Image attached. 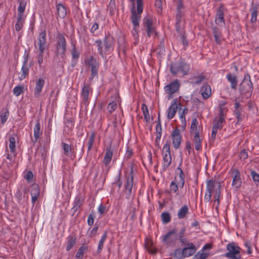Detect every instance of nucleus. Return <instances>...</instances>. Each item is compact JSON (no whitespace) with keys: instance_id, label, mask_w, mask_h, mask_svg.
I'll use <instances>...</instances> for the list:
<instances>
[{"instance_id":"1","label":"nucleus","mask_w":259,"mask_h":259,"mask_svg":"<svg viewBox=\"0 0 259 259\" xmlns=\"http://www.w3.org/2000/svg\"><path fill=\"white\" fill-rule=\"evenodd\" d=\"M95 44L97 47L98 53L104 57L107 53L113 50L114 39L111 34H108L105 35L103 41L101 39H97Z\"/></svg>"},{"instance_id":"2","label":"nucleus","mask_w":259,"mask_h":259,"mask_svg":"<svg viewBox=\"0 0 259 259\" xmlns=\"http://www.w3.org/2000/svg\"><path fill=\"white\" fill-rule=\"evenodd\" d=\"M47 34L45 30L39 32L37 38L38 52H35L37 53L36 59L39 65V67H41V64L43 62L44 53L46 49L47 45Z\"/></svg>"},{"instance_id":"3","label":"nucleus","mask_w":259,"mask_h":259,"mask_svg":"<svg viewBox=\"0 0 259 259\" xmlns=\"http://www.w3.org/2000/svg\"><path fill=\"white\" fill-rule=\"evenodd\" d=\"M137 11L135 10L134 4H133V8L131 9L132 16L131 17L132 23L134 26V30L136 32V28L139 26V21L141 18V14L143 11V0H136Z\"/></svg>"},{"instance_id":"4","label":"nucleus","mask_w":259,"mask_h":259,"mask_svg":"<svg viewBox=\"0 0 259 259\" xmlns=\"http://www.w3.org/2000/svg\"><path fill=\"white\" fill-rule=\"evenodd\" d=\"M190 70V64L183 61L172 64L170 67V72L173 75L181 73L183 76H186L189 74Z\"/></svg>"},{"instance_id":"5","label":"nucleus","mask_w":259,"mask_h":259,"mask_svg":"<svg viewBox=\"0 0 259 259\" xmlns=\"http://www.w3.org/2000/svg\"><path fill=\"white\" fill-rule=\"evenodd\" d=\"M227 252L224 254V256L228 259H241V248L234 242H229L226 245Z\"/></svg>"},{"instance_id":"6","label":"nucleus","mask_w":259,"mask_h":259,"mask_svg":"<svg viewBox=\"0 0 259 259\" xmlns=\"http://www.w3.org/2000/svg\"><path fill=\"white\" fill-rule=\"evenodd\" d=\"M253 90L250 76L248 73L244 75V78L240 84L239 91L241 94L250 96Z\"/></svg>"},{"instance_id":"7","label":"nucleus","mask_w":259,"mask_h":259,"mask_svg":"<svg viewBox=\"0 0 259 259\" xmlns=\"http://www.w3.org/2000/svg\"><path fill=\"white\" fill-rule=\"evenodd\" d=\"M67 42L62 33H58L56 36V49L57 55L64 57L66 51Z\"/></svg>"},{"instance_id":"8","label":"nucleus","mask_w":259,"mask_h":259,"mask_svg":"<svg viewBox=\"0 0 259 259\" xmlns=\"http://www.w3.org/2000/svg\"><path fill=\"white\" fill-rule=\"evenodd\" d=\"M162 170L165 171L171 163L170 146L167 141L163 147L162 152Z\"/></svg>"},{"instance_id":"9","label":"nucleus","mask_w":259,"mask_h":259,"mask_svg":"<svg viewBox=\"0 0 259 259\" xmlns=\"http://www.w3.org/2000/svg\"><path fill=\"white\" fill-rule=\"evenodd\" d=\"M177 234V230L174 229L166 233L162 237L161 241L164 245L167 247H174L176 245L177 240V236L174 235Z\"/></svg>"},{"instance_id":"10","label":"nucleus","mask_w":259,"mask_h":259,"mask_svg":"<svg viewBox=\"0 0 259 259\" xmlns=\"http://www.w3.org/2000/svg\"><path fill=\"white\" fill-rule=\"evenodd\" d=\"M134 185L133 170L132 169L130 175L126 177V183L125 184V197L129 199L132 197V190Z\"/></svg>"},{"instance_id":"11","label":"nucleus","mask_w":259,"mask_h":259,"mask_svg":"<svg viewBox=\"0 0 259 259\" xmlns=\"http://www.w3.org/2000/svg\"><path fill=\"white\" fill-rule=\"evenodd\" d=\"M92 92V89L89 84L84 83L81 89L80 94L81 98L82 99V103L85 106H88L89 104V96L90 93Z\"/></svg>"},{"instance_id":"12","label":"nucleus","mask_w":259,"mask_h":259,"mask_svg":"<svg viewBox=\"0 0 259 259\" xmlns=\"http://www.w3.org/2000/svg\"><path fill=\"white\" fill-rule=\"evenodd\" d=\"M227 11L226 8L224 6L221 4L217 10L216 14L215 15V23L218 25L225 24V21L224 19L225 12Z\"/></svg>"},{"instance_id":"13","label":"nucleus","mask_w":259,"mask_h":259,"mask_svg":"<svg viewBox=\"0 0 259 259\" xmlns=\"http://www.w3.org/2000/svg\"><path fill=\"white\" fill-rule=\"evenodd\" d=\"M144 27L146 29V32L148 37L155 33V28L153 26V21L151 18L147 17H144L143 20Z\"/></svg>"},{"instance_id":"14","label":"nucleus","mask_w":259,"mask_h":259,"mask_svg":"<svg viewBox=\"0 0 259 259\" xmlns=\"http://www.w3.org/2000/svg\"><path fill=\"white\" fill-rule=\"evenodd\" d=\"M172 142L174 147L177 149L180 147L182 141V136L179 129H175L171 135Z\"/></svg>"},{"instance_id":"15","label":"nucleus","mask_w":259,"mask_h":259,"mask_svg":"<svg viewBox=\"0 0 259 259\" xmlns=\"http://www.w3.org/2000/svg\"><path fill=\"white\" fill-rule=\"evenodd\" d=\"M180 87V84L178 79L171 82L164 87V91L170 95L177 92Z\"/></svg>"},{"instance_id":"16","label":"nucleus","mask_w":259,"mask_h":259,"mask_svg":"<svg viewBox=\"0 0 259 259\" xmlns=\"http://www.w3.org/2000/svg\"><path fill=\"white\" fill-rule=\"evenodd\" d=\"M243 111L242 107L238 102H236L234 106V110L233 111V114L235 116L237 119V123L240 124L242 121L244 115L242 114Z\"/></svg>"},{"instance_id":"17","label":"nucleus","mask_w":259,"mask_h":259,"mask_svg":"<svg viewBox=\"0 0 259 259\" xmlns=\"http://www.w3.org/2000/svg\"><path fill=\"white\" fill-rule=\"evenodd\" d=\"M178 100L177 98L174 99L171 102L170 106L169 107L167 110V117L168 119H172L176 114L178 105Z\"/></svg>"},{"instance_id":"18","label":"nucleus","mask_w":259,"mask_h":259,"mask_svg":"<svg viewBox=\"0 0 259 259\" xmlns=\"http://www.w3.org/2000/svg\"><path fill=\"white\" fill-rule=\"evenodd\" d=\"M176 20H181L185 14V7L182 0H178L176 8Z\"/></svg>"},{"instance_id":"19","label":"nucleus","mask_w":259,"mask_h":259,"mask_svg":"<svg viewBox=\"0 0 259 259\" xmlns=\"http://www.w3.org/2000/svg\"><path fill=\"white\" fill-rule=\"evenodd\" d=\"M45 80L42 78H39L35 81V85L34 89V96L38 97L40 95L42 89L45 85Z\"/></svg>"},{"instance_id":"20","label":"nucleus","mask_w":259,"mask_h":259,"mask_svg":"<svg viewBox=\"0 0 259 259\" xmlns=\"http://www.w3.org/2000/svg\"><path fill=\"white\" fill-rule=\"evenodd\" d=\"M84 201V198L81 194H78L76 196L73 201V206L72 207V210L73 211V215L81 207L83 204Z\"/></svg>"},{"instance_id":"21","label":"nucleus","mask_w":259,"mask_h":259,"mask_svg":"<svg viewBox=\"0 0 259 259\" xmlns=\"http://www.w3.org/2000/svg\"><path fill=\"white\" fill-rule=\"evenodd\" d=\"M232 172L233 175L232 185L236 188H238L241 187L242 184L240 172L237 169H234L232 170Z\"/></svg>"},{"instance_id":"22","label":"nucleus","mask_w":259,"mask_h":259,"mask_svg":"<svg viewBox=\"0 0 259 259\" xmlns=\"http://www.w3.org/2000/svg\"><path fill=\"white\" fill-rule=\"evenodd\" d=\"M113 150L112 149L111 145H109L106 148V153L103 162L106 166H108L110 163L113 156Z\"/></svg>"},{"instance_id":"23","label":"nucleus","mask_w":259,"mask_h":259,"mask_svg":"<svg viewBox=\"0 0 259 259\" xmlns=\"http://www.w3.org/2000/svg\"><path fill=\"white\" fill-rule=\"evenodd\" d=\"M156 137L155 138L156 145L159 146V142L160 140L162 135V128L160 119V114H158L157 121L156 125Z\"/></svg>"},{"instance_id":"24","label":"nucleus","mask_w":259,"mask_h":259,"mask_svg":"<svg viewBox=\"0 0 259 259\" xmlns=\"http://www.w3.org/2000/svg\"><path fill=\"white\" fill-rule=\"evenodd\" d=\"M66 247L67 251L70 250L76 243V237L74 234H70L66 238Z\"/></svg>"},{"instance_id":"25","label":"nucleus","mask_w":259,"mask_h":259,"mask_svg":"<svg viewBox=\"0 0 259 259\" xmlns=\"http://www.w3.org/2000/svg\"><path fill=\"white\" fill-rule=\"evenodd\" d=\"M212 30L215 42L217 44H221L222 39L221 29L217 26H214L212 27Z\"/></svg>"},{"instance_id":"26","label":"nucleus","mask_w":259,"mask_h":259,"mask_svg":"<svg viewBox=\"0 0 259 259\" xmlns=\"http://www.w3.org/2000/svg\"><path fill=\"white\" fill-rule=\"evenodd\" d=\"M196 251V246L190 247H183L182 249V253L184 257H188L195 254Z\"/></svg>"},{"instance_id":"27","label":"nucleus","mask_w":259,"mask_h":259,"mask_svg":"<svg viewBox=\"0 0 259 259\" xmlns=\"http://www.w3.org/2000/svg\"><path fill=\"white\" fill-rule=\"evenodd\" d=\"M206 191L212 192L218 187V185H221L220 183L210 179L206 181Z\"/></svg>"},{"instance_id":"28","label":"nucleus","mask_w":259,"mask_h":259,"mask_svg":"<svg viewBox=\"0 0 259 259\" xmlns=\"http://www.w3.org/2000/svg\"><path fill=\"white\" fill-rule=\"evenodd\" d=\"M33 132L35 140L33 141L32 139L31 140L33 142V144H34L36 142L37 139L40 137V136L42 134V132L40 131V124L38 120H37L36 124L34 127Z\"/></svg>"},{"instance_id":"29","label":"nucleus","mask_w":259,"mask_h":259,"mask_svg":"<svg viewBox=\"0 0 259 259\" xmlns=\"http://www.w3.org/2000/svg\"><path fill=\"white\" fill-rule=\"evenodd\" d=\"M226 78L230 82L231 89L236 90L237 85V80L236 76L235 75L231 74V73H229L226 75Z\"/></svg>"},{"instance_id":"30","label":"nucleus","mask_w":259,"mask_h":259,"mask_svg":"<svg viewBox=\"0 0 259 259\" xmlns=\"http://www.w3.org/2000/svg\"><path fill=\"white\" fill-rule=\"evenodd\" d=\"M205 78V76L203 73H201L198 76H192L190 78L191 80L190 82L193 85H199Z\"/></svg>"},{"instance_id":"31","label":"nucleus","mask_w":259,"mask_h":259,"mask_svg":"<svg viewBox=\"0 0 259 259\" xmlns=\"http://www.w3.org/2000/svg\"><path fill=\"white\" fill-rule=\"evenodd\" d=\"M258 9V5L252 4L251 8L250 9L251 17L250 21L252 23H255L257 20V11Z\"/></svg>"},{"instance_id":"32","label":"nucleus","mask_w":259,"mask_h":259,"mask_svg":"<svg viewBox=\"0 0 259 259\" xmlns=\"http://www.w3.org/2000/svg\"><path fill=\"white\" fill-rule=\"evenodd\" d=\"M201 95L205 99H208L211 93V87L208 84H204L201 89Z\"/></svg>"},{"instance_id":"33","label":"nucleus","mask_w":259,"mask_h":259,"mask_svg":"<svg viewBox=\"0 0 259 259\" xmlns=\"http://www.w3.org/2000/svg\"><path fill=\"white\" fill-rule=\"evenodd\" d=\"M56 8L58 16L61 18H65L67 14V11L65 7L63 4L59 3L57 4Z\"/></svg>"},{"instance_id":"34","label":"nucleus","mask_w":259,"mask_h":259,"mask_svg":"<svg viewBox=\"0 0 259 259\" xmlns=\"http://www.w3.org/2000/svg\"><path fill=\"white\" fill-rule=\"evenodd\" d=\"M31 67L30 65L28 64H23L21 68L22 73L21 74L19 79L21 80L24 79L28 75L29 68Z\"/></svg>"},{"instance_id":"35","label":"nucleus","mask_w":259,"mask_h":259,"mask_svg":"<svg viewBox=\"0 0 259 259\" xmlns=\"http://www.w3.org/2000/svg\"><path fill=\"white\" fill-rule=\"evenodd\" d=\"M193 142L195 146V148L197 151H200L202 150V141L200 138L199 134H196L194 135Z\"/></svg>"},{"instance_id":"36","label":"nucleus","mask_w":259,"mask_h":259,"mask_svg":"<svg viewBox=\"0 0 259 259\" xmlns=\"http://www.w3.org/2000/svg\"><path fill=\"white\" fill-rule=\"evenodd\" d=\"M107 234H108L107 231H104V232L103 233V234L99 242L98 245V248H97V251L98 253H100L103 248L104 243L107 239Z\"/></svg>"},{"instance_id":"37","label":"nucleus","mask_w":259,"mask_h":259,"mask_svg":"<svg viewBox=\"0 0 259 259\" xmlns=\"http://www.w3.org/2000/svg\"><path fill=\"white\" fill-rule=\"evenodd\" d=\"M71 54L72 56V66L74 67L79 58L80 54L77 49H71Z\"/></svg>"},{"instance_id":"38","label":"nucleus","mask_w":259,"mask_h":259,"mask_svg":"<svg viewBox=\"0 0 259 259\" xmlns=\"http://www.w3.org/2000/svg\"><path fill=\"white\" fill-rule=\"evenodd\" d=\"M189 208L186 205H183L178 211V218L179 219H184L188 213Z\"/></svg>"},{"instance_id":"39","label":"nucleus","mask_w":259,"mask_h":259,"mask_svg":"<svg viewBox=\"0 0 259 259\" xmlns=\"http://www.w3.org/2000/svg\"><path fill=\"white\" fill-rule=\"evenodd\" d=\"M198 123V122L196 118H194L192 119L190 130L191 134L194 135H196V134H199V131L197 127Z\"/></svg>"},{"instance_id":"40","label":"nucleus","mask_w":259,"mask_h":259,"mask_svg":"<svg viewBox=\"0 0 259 259\" xmlns=\"http://www.w3.org/2000/svg\"><path fill=\"white\" fill-rule=\"evenodd\" d=\"M85 63L88 64L91 68L100 66L99 63L97 61L96 58L93 56H90L87 60H85Z\"/></svg>"},{"instance_id":"41","label":"nucleus","mask_w":259,"mask_h":259,"mask_svg":"<svg viewBox=\"0 0 259 259\" xmlns=\"http://www.w3.org/2000/svg\"><path fill=\"white\" fill-rule=\"evenodd\" d=\"M25 19V17L17 16V22L15 24V29L16 31H20L23 26V23Z\"/></svg>"},{"instance_id":"42","label":"nucleus","mask_w":259,"mask_h":259,"mask_svg":"<svg viewBox=\"0 0 259 259\" xmlns=\"http://www.w3.org/2000/svg\"><path fill=\"white\" fill-rule=\"evenodd\" d=\"M9 116V111L8 108L3 109L2 111L0 117L1 119V122L2 124H4L8 119Z\"/></svg>"},{"instance_id":"43","label":"nucleus","mask_w":259,"mask_h":259,"mask_svg":"<svg viewBox=\"0 0 259 259\" xmlns=\"http://www.w3.org/2000/svg\"><path fill=\"white\" fill-rule=\"evenodd\" d=\"M26 3L24 1H21L19 3V6L18 8V16L25 17L24 12L25 10Z\"/></svg>"},{"instance_id":"44","label":"nucleus","mask_w":259,"mask_h":259,"mask_svg":"<svg viewBox=\"0 0 259 259\" xmlns=\"http://www.w3.org/2000/svg\"><path fill=\"white\" fill-rule=\"evenodd\" d=\"M95 133L94 131L91 132L88 143V152L91 150L95 141Z\"/></svg>"},{"instance_id":"45","label":"nucleus","mask_w":259,"mask_h":259,"mask_svg":"<svg viewBox=\"0 0 259 259\" xmlns=\"http://www.w3.org/2000/svg\"><path fill=\"white\" fill-rule=\"evenodd\" d=\"M108 10L109 14L111 16L114 14L116 10V5L115 0H110L108 6Z\"/></svg>"},{"instance_id":"46","label":"nucleus","mask_w":259,"mask_h":259,"mask_svg":"<svg viewBox=\"0 0 259 259\" xmlns=\"http://www.w3.org/2000/svg\"><path fill=\"white\" fill-rule=\"evenodd\" d=\"M161 221L163 224H167L171 221V217L168 212H163L161 214Z\"/></svg>"},{"instance_id":"47","label":"nucleus","mask_w":259,"mask_h":259,"mask_svg":"<svg viewBox=\"0 0 259 259\" xmlns=\"http://www.w3.org/2000/svg\"><path fill=\"white\" fill-rule=\"evenodd\" d=\"M171 256L174 257V259H184L185 258L180 248L176 249L171 254Z\"/></svg>"},{"instance_id":"48","label":"nucleus","mask_w":259,"mask_h":259,"mask_svg":"<svg viewBox=\"0 0 259 259\" xmlns=\"http://www.w3.org/2000/svg\"><path fill=\"white\" fill-rule=\"evenodd\" d=\"M142 109L143 110V115L146 121L148 122L150 120V115L149 114L148 109L145 104L142 105Z\"/></svg>"},{"instance_id":"49","label":"nucleus","mask_w":259,"mask_h":259,"mask_svg":"<svg viewBox=\"0 0 259 259\" xmlns=\"http://www.w3.org/2000/svg\"><path fill=\"white\" fill-rule=\"evenodd\" d=\"M100 66L91 68V74L90 76V80H91L94 78H98V71Z\"/></svg>"},{"instance_id":"50","label":"nucleus","mask_w":259,"mask_h":259,"mask_svg":"<svg viewBox=\"0 0 259 259\" xmlns=\"http://www.w3.org/2000/svg\"><path fill=\"white\" fill-rule=\"evenodd\" d=\"M61 145L63 148L64 154L65 155H68L69 153H71L72 151L71 145L64 142H62Z\"/></svg>"},{"instance_id":"51","label":"nucleus","mask_w":259,"mask_h":259,"mask_svg":"<svg viewBox=\"0 0 259 259\" xmlns=\"http://www.w3.org/2000/svg\"><path fill=\"white\" fill-rule=\"evenodd\" d=\"M208 255V253H204L201 250L197 252L193 257V259H206Z\"/></svg>"},{"instance_id":"52","label":"nucleus","mask_w":259,"mask_h":259,"mask_svg":"<svg viewBox=\"0 0 259 259\" xmlns=\"http://www.w3.org/2000/svg\"><path fill=\"white\" fill-rule=\"evenodd\" d=\"M30 194H31V196H39V188L37 185L34 184V185H32Z\"/></svg>"},{"instance_id":"53","label":"nucleus","mask_w":259,"mask_h":259,"mask_svg":"<svg viewBox=\"0 0 259 259\" xmlns=\"http://www.w3.org/2000/svg\"><path fill=\"white\" fill-rule=\"evenodd\" d=\"M9 148L11 152L14 153L16 151V140L15 138L14 137H11L9 138Z\"/></svg>"},{"instance_id":"54","label":"nucleus","mask_w":259,"mask_h":259,"mask_svg":"<svg viewBox=\"0 0 259 259\" xmlns=\"http://www.w3.org/2000/svg\"><path fill=\"white\" fill-rule=\"evenodd\" d=\"M225 122V119L223 118H219L216 123H215L212 127L215 129H222L223 127V123Z\"/></svg>"},{"instance_id":"55","label":"nucleus","mask_w":259,"mask_h":259,"mask_svg":"<svg viewBox=\"0 0 259 259\" xmlns=\"http://www.w3.org/2000/svg\"><path fill=\"white\" fill-rule=\"evenodd\" d=\"M23 89L24 87L22 85L15 87L13 90L14 95L16 97L19 96L23 93Z\"/></svg>"},{"instance_id":"56","label":"nucleus","mask_w":259,"mask_h":259,"mask_svg":"<svg viewBox=\"0 0 259 259\" xmlns=\"http://www.w3.org/2000/svg\"><path fill=\"white\" fill-rule=\"evenodd\" d=\"M185 232H186V228L184 226H183L180 229V230L179 231H177L178 235H177V237L178 238L180 242L181 241L186 239V238L184 237V235H185Z\"/></svg>"},{"instance_id":"57","label":"nucleus","mask_w":259,"mask_h":259,"mask_svg":"<svg viewBox=\"0 0 259 259\" xmlns=\"http://www.w3.org/2000/svg\"><path fill=\"white\" fill-rule=\"evenodd\" d=\"M182 162L181 161L179 164V166L177 168L176 172L179 173L180 180H185V176L183 171L181 167V166L182 165Z\"/></svg>"},{"instance_id":"58","label":"nucleus","mask_w":259,"mask_h":259,"mask_svg":"<svg viewBox=\"0 0 259 259\" xmlns=\"http://www.w3.org/2000/svg\"><path fill=\"white\" fill-rule=\"evenodd\" d=\"M178 190V186L176 182L171 181L169 186V193H176Z\"/></svg>"},{"instance_id":"59","label":"nucleus","mask_w":259,"mask_h":259,"mask_svg":"<svg viewBox=\"0 0 259 259\" xmlns=\"http://www.w3.org/2000/svg\"><path fill=\"white\" fill-rule=\"evenodd\" d=\"M107 108L109 112L111 113L116 110L117 108V104L114 101L110 102L109 103Z\"/></svg>"},{"instance_id":"60","label":"nucleus","mask_w":259,"mask_h":259,"mask_svg":"<svg viewBox=\"0 0 259 259\" xmlns=\"http://www.w3.org/2000/svg\"><path fill=\"white\" fill-rule=\"evenodd\" d=\"M226 108L223 106H220L219 108V118H223L225 119L226 117V113L225 112Z\"/></svg>"},{"instance_id":"61","label":"nucleus","mask_w":259,"mask_h":259,"mask_svg":"<svg viewBox=\"0 0 259 259\" xmlns=\"http://www.w3.org/2000/svg\"><path fill=\"white\" fill-rule=\"evenodd\" d=\"M33 177V172L31 171H28L27 172L26 175L24 176V178L27 181L28 183H31Z\"/></svg>"},{"instance_id":"62","label":"nucleus","mask_w":259,"mask_h":259,"mask_svg":"<svg viewBox=\"0 0 259 259\" xmlns=\"http://www.w3.org/2000/svg\"><path fill=\"white\" fill-rule=\"evenodd\" d=\"M250 175L253 180V181L256 183H259V175L256 173L255 171L252 170L250 172Z\"/></svg>"},{"instance_id":"63","label":"nucleus","mask_w":259,"mask_h":259,"mask_svg":"<svg viewBox=\"0 0 259 259\" xmlns=\"http://www.w3.org/2000/svg\"><path fill=\"white\" fill-rule=\"evenodd\" d=\"M155 6L158 9V10H157V12L158 13H161L162 10V4L161 0L155 1Z\"/></svg>"},{"instance_id":"64","label":"nucleus","mask_w":259,"mask_h":259,"mask_svg":"<svg viewBox=\"0 0 259 259\" xmlns=\"http://www.w3.org/2000/svg\"><path fill=\"white\" fill-rule=\"evenodd\" d=\"M180 242L185 246L184 247H190L192 246H196L192 242H189L186 238L181 241Z\"/></svg>"}]
</instances>
